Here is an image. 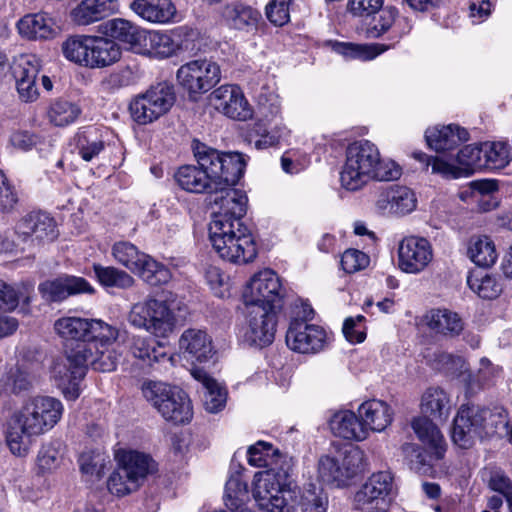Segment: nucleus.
Returning <instances> with one entry per match:
<instances>
[{
	"label": "nucleus",
	"mask_w": 512,
	"mask_h": 512,
	"mask_svg": "<svg viewBox=\"0 0 512 512\" xmlns=\"http://www.w3.org/2000/svg\"><path fill=\"white\" fill-rule=\"evenodd\" d=\"M302 309V317L297 316L290 322L286 343L293 351L304 354L316 353L323 348L326 334L321 327L307 323V320L312 319L313 309L308 305Z\"/></svg>",
	"instance_id": "f8f14e48"
},
{
	"label": "nucleus",
	"mask_w": 512,
	"mask_h": 512,
	"mask_svg": "<svg viewBox=\"0 0 512 512\" xmlns=\"http://www.w3.org/2000/svg\"><path fill=\"white\" fill-rule=\"evenodd\" d=\"M40 70L39 59L32 54L20 55L12 66L20 97L26 101H33L38 96L36 78Z\"/></svg>",
	"instance_id": "4be33fe9"
},
{
	"label": "nucleus",
	"mask_w": 512,
	"mask_h": 512,
	"mask_svg": "<svg viewBox=\"0 0 512 512\" xmlns=\"http://www.w3.org/2000/svg\"><path fill=\"white\" fill-rule=\"evenodd\" d=\"M21 300L24 304H28V288L23 287L21 290H16L13 286L0 281V310L11 311L17 307Z\"/></svg>",
	"instance_id": "bf43d9fd"
},
{
	"label": "nucleus",
	"mask_w": 512,
	"mask_h": 512,
	"mask_svg": "<svg viewBox=\"0 0 512 512\" xmlns=\"http://www.w3.org/2000/svg\"><path fill=\"white\" fill-rule=\"evenodd\" d=\"M194 155L198 166H181L174 175L175 180L187 192L209 194V204L215 212V198L225 196L228 191H239L231 187L243 176L246 161L238 152L222 153L200 143L194 147Z\"/></svg>",
	"instance_id": "f257e3e1"
},
{
	"label": "nucleus",
	"mask_w": 512,
	"mask_h": 512,
	"mask_svg": "<svg viewBox=\"0 0 512 512\" xmlns=\"http://www.w3.org/2000/svg\"><path fill=\"white\" fill-rule=\"evenodd\" d=\"M226 391L215 381L205 388L203 404L208 412L216 413L224 408L226 404Z\"/></svg>",
	"instance_id": "69168bd1"
},
{
	"label": "nucleus",
	"mask_w": 512,
	"mask_h": 512,
	"mask_svg": "<svg viewBox=\"0 0 512 512\" xmlns=\"http://www.w3.org/2000/svg\"><path fill=\"white\" fill-rule=\"evenodd\" d=\"M119 337V329L100 320L91 319L90 342H97L99 345L112 346Z\"/></svg>",
	"instance_id": "13d9d810"
},
{
	"label": "nucleus",
	"mask_w": 512,
	"mask_h": 512,
	"mask_svg": "<svg viewBox=\"0 0 512 512\" xmlns=\"http://www.w3.org/2000/svg\"><path fill=\"white\" fill-rule=\"evenodd\" d=\"M91 36H72L62 43L64 57L80 66L88 67Z\"/></svg>",
	"instance_id": "37998d69"
},
{
	"label": "nucleus",
	"mask_w": 512,
	"mask_h": 512,
	"mask_svg": "<svg viewBox=\"0 0 512 512\" xmlns=\"http://www.w3.org/2000/svg\"><path fill=\"white\" fill-rule=\"evenodd\" d=\"M399 267L403 272L418 274L422 272L433 259L430 242L423 237H405L398 247Z\"/></svg>",
	"instance_id": "6ab92c4d"
},
{
	"label": "nucleus",
	"mask_w": 512,
	"mask_h": 512,
	"mask_svg": "<svg viewBox=\"0 0 512 512\" xmlns=\"http://www.w3.org/2000/svg\"><path fill=\"white\" fill-rule=\"evenodd\" d=\"M61 402L48 396H36L25 401L8 421L6 442L17 456L26 455L30 438L45 433L60 420Z\"/></svg>",
	"instance_id": "7ed1b4c3"
},
{
	"label": "nucleus",
	"mask_w": 512,
	"mask_h": 512,
	"mask_svg": "<svg viewBox=\"0 0 512 512\" xmlns=\"http://www.w3.org/2000/svg\"><path fill=\"white\" fill-rule=\"evenodd\" d=\"M424 323L436 334L458 337L464 330V321L455 311L447 308H433L424 315Z\"/></svg>",
	"instance_id": "a878e982"
},
{
	"label": "nucleus",
	"mask_w": 512,
	"mask_h": 512,
	"mask_svg": "<svg viewBox=\"0 0 512 512\" xmlns=\"http://www.w3.org/2000/svg\"><path fill=\"white\" fill-rule=\"evenodd\" d=\"M248 462L256 467L277 468L282 454L278 449L273 448L272 444L259 441L248 449Z\"/></svg>",
	"instance_id": "a18cd8bd"
},
{
	"label": "nucleus",
	"mask_w": 512,
	"mask_h": 512,
	"mask_svg": "<svg viewBox=\"0 0 512 512\" xmlns=\"http://www.w3.org/2000/svg\"><path fill=\"white\" fill-rule=\"evenodd\" d=\"M63 460V447L59 441L44 444L37 457L38 466L43 471H50L60 466Z\"/></svg>",
	"instance_id": "4d7b16f0"
},
{
	"label": "nucleus",
	"mask_w": 512,
	"mask_h": 512,
	"mask_svg": "<svg viewBox=\"0 0 512 512\" xmlns=\"http://www.w3.org/2000/svg\"><path fill=\"white\" fill-rule=\"evenodd\" d=\"M120 354L112 346L99 345L97 342L77 344L66 351L65 358L53 366V375L62 385H76L86 375L88 367L100 372H111L117 367Z\"/></svg>",
	"instance_id": "39448f33"
},
{
	"label": "nucleus",
	"mask_w": 512,
	"mask_h": 512,
	"mask_svg": "<svg viewBox=\"0 0 512 512\" xmlns=\"http://www.w3.org/2000/svg\"><path fill=\"white\" fill-rule=\"evenodd\" d=\"M281 283L276 273L265 269L255 274L243 292L246 306L264 305L267 308H281Z\"/></svg>",
	"instance_id": "4468645a"
},
{
	"label": "nucleus",
	"mask_w": 512,
	"mask_h": 512,
	"mask_svg": "<svg viewBox=\"0 0 512 512\" xmlns=\"http://www.w3.org/2000/svg\"><path fill=\"white\" fill-rule=\"evenodd\" d=\"M332 49L347 58L371 60L384 52L387 48L382 44L360 45L345 42H333Z\"/></svg>",
	"instance_id": "09e8293b"
},
{
	"label": "nucleus",
	"mask_w": 512,
	"mask_h": 512,
	"mask_svg": "<svg viewBox=\"0 0 512 512\" xmlns=\"http://www.w3.org/2000/svg\"><path fill=\"white\" fill-rule=\"evenodd\" d=\"M118 463L124 470L123 474L130 477L132 487H140L148 474L155 469V462L150 455L135 451H123L117 454Z\"/></svg>",
	"instance_id": "393cba45"
},
{
	"label": "nucleus",
	"mask_w": 512,
	"mask_h": 512,
	"mask_svg": "<svg viewBox=\"0 0 512 512\" xmlns=\"http://www.w3.org/2000/svg\"><path fill=\"white\" fill-rule=\"evenodd\" d=\"M221 79L219 65L209 59H196L183 64L177 71V80L190 94L206 93Z\"/></svg>",
	"instance_id": "ddd939ff"
},
{
	"label": "nucleus",
	"mask_w": 512,
	"mask_h": 512,
	"mask_svg": "<svg viewBox=\"0 0 512 512\" xmlns=\"http://www.w3.org/2000/svg\"><path fill=\"white\" fill-rule=\"evenodd\" d=\"M31 387L29 374L18 365L10 367L0 378V390L8 394L18 395Z\"/></svg>",
	"instance_id": "49530a36"
},
{
	"label": "nucleus",
	"mask_w": 512,
	"mask_h": 512,
	"mask_svg": "<svg viewBox=\"0 0 512 512\" xmlns=\"http://www.w3.org/2000/svg\"><path fill=\"white\" fill-rule=\"evenodd\" d=\"M431 361L435 369L454 377H458L467 366V362L463 357L454 356L443 351L435 352Z\"/></svg>",
	"instance_id": "6e6d98bb"
},
{
	"label": "nucleus",
	"mask_w": 512,
	"mask_h": 512,
	"mask_svg": "<svg viewBox=\"0 0 512 512\" xmlns=\"http://www.w3.org/2000/svg\"><path fill=\"white\" fill-rule=\"evenodd\" d=\"M413 158L423 165V170L428 171L431 166L432 173L440 174L448 179H456L461 175L460 169L457 167L437 158L427 155L422 151H415L412 154Z\"/></svg>",
	"instance_id": "864d4df0"
},
{
	"label": "nucleus",
	"mask_w": 512,
	"mask_h": 512,
	"mask_svg": "<svg viewBox=\"0 0 512 512\" xmlns=\"http://www.w3.org/2000/svg\"><path fill=\"white\" fill-rule=\"evenodd\" d=\"M293 0H272L266 6L267 19L275 26H283L290 20L289 7Z\"/></svg>",
	"instance_id": "774afa93"
},
{
	"label": "nucleus",
	"mask_w": 512,
	"mask_h": 512,
	"mask_svg": "<svg viewBox=\"0 0 512 512\" xmlns=\"http://www.w3.org/2000/svg\"><path fill=\"white\" fill-rule=\"evenodd\" d=\"M457 161L464 168H460L461 175L472 174L475 170L484 169L483 143L480 145H467L457 154ZM459 169V167H457Z\"/></svg>",
	"instance_id": "8fccbe9b"
},
{
	"label": "nucleus",
	"mask_w": 512,
	"mask_h": 512,
	"mask_svg": "<svg viewBox=\"0 0 512 512\" xmlns=\"http://www.w3.org/2000/svg\"><path fill=\"white\" fill-rule=\"evenodd\" d=\"M103 33L129 45L130 50L138 53L141 43L144 45V31L137 25L123 18H114L102 24Z\"/></svg>",
	"instance_id": "cd10ccee"
},
{
	"label": "nucleus",
	"mask_w": 512,
	"mask_h": 512,
	"mask_svg": "<svg viewBox=\"0 0 512 512\" xmlns=\"http://www.w3.org/2000/svg\"><path fill=\"white\" fill-rule=\"evenodd\" d=\"M482 417L483 438L504 437L508 433L509 413L503 406L482 407Z\"/></svg>",
	"instance_id": "58836bf2"
},
{
	"label": "nucleus",
	"mask_w": 512,
	"mask_h": 512,
	"mask_svg": "<svg viewBox=\"0 0 512 512\" xmlns=\"http://www.w3.org/2000/svg\"><path fill=\"white\" fill-rule=\"evenodd\" d=\"M365 469L364 453L354 448L346 450L340 459L322 456L319 460V476L328 483L342 487L362 473Z\"/></svg>",
	"instance_id": "9b49d317"
},
{
	"label": "nucleus",
	"mask_w": 512,
	"mask_h": 512,
	"mask_svg": "<svg viewBox=\"0 0 512 512\" xmlns=\"http://www.w3.org/2000/svg\"><path fill=\"white\" fill-rule=\"evenodd\" d=\"M119 44L108 37L91 36L88 68H105L121 59Z\"/></svg>",
	"instance_id": "c85d7f7f"
},
{
	"label": "nucleus",
	"mask_w": 512,
	"mask_h": 512,
	"mask_svg": "<svg viewBox=\"0 0 512 512\" xmlns=\"http://www.w3.org/2000/svg\"><path fill=\"white\" fill-rule=\"evenodd\" d=\"M93 269L99 283L104 287L128 289L134 285V278L123 270L100 264H95Z\"/></svg>",
	"instance_id": "de8ad7c7"
},
{
	"label": "nucleus",
	"mask_w": 512,
	"mask_h": 512,
	"mask_svg": "<svg viewBox=\"0 0 512 512\" xmlns=\"http://www.w3.org/2000/svg\"><path fill=\"white\" fill-rule=\"evenodd\" d=\"M451 407L450 397L442 388L430 387L422 396V411L434 419H447Z\"/></svg>",
	"instance_id": "4c0bfd02"
},
{
	"label": "nucleus",
	"mask_w": 512,
	"mask_h": 512,
	"mask_svg": "<svg viewBox=\"0 0 512 512\" xmlns=\"http://www.w3.org/2000/svg\"><path fill=\"white\" fill-rule=\"evenodd\" d=\"M222 17L230 27L248 31L256 27L261 15L250 6L234 2L223 7Z\"/></svg>",
	"instance_id": "f704fd0d"
},
{
	"label": "nucleus",
	"mask_w": 512,
	"mask_h": 512,
	"mask_svg": "<svg viewBox=\"0 0 512 512\" xmlns=\"http://www.w3.org/2000/svg\"><path fill=\"white\" fill-rule=\"evenodd\" d=\"M358 414L368 432H382L393 419V410L390 406L386 402L376 399L362 403L358 408Z\"/></svg>",
	"instance_id": "c756f323"
},
{
	"label": "nucleus",
	"mask_w": 512,
	"mask_h": 512,
	"mask_svg": "<svg viewBox=\"0 0 512 512\" xmlns=\"http://www.w3.org/2000/svg\"><path fill=\"white\" fill-rule=\"evenodd\" d=\"M288 470L270 468L255 474L252 494L263 512H295L300 491L288 481Z\"/></svg>",
	"instance_id": "423d86ee"
},
{
	"label": "nucleus",
	"mask_w": 512,
	"mask_h": 512,
	"mask_svg": "<svg viewBox=\"0 0 512 512\" xmlns=\"http://www.w3.org/2000/svg\"><path fill=\"white\" fill-rule=\"evenodd\" d=\"M246 307L248 311L245 340L258 347L270 345L276 332L277 309L267 308L264 305Z\"/></svg>",
	"instance_id": "2eb2a0df"
},
{
	"label": "nucleus",
	"mask_w": 512,
	"mask_h": 512,
	"mask_svg": "<svg viewBox=\"0 0 512 512\" xmlns=\"http://www.w3.org/2000/svg\"><path fill=\"white\" fill-rule=\"evenodd\" d=\"M249 501V491L246 481L239 474L232 475L226 482L224 502L225 512H250L246 508Z\"/></svg>",
	"instance_id": "e433bc0d"
},
{
	"label": "nucleus",
	"mask_w": 512,
	"mask_h": 512,
	"mask_svg": "<svg viewBox=\"0 0 512 512\" xmlns=\"http://www.w3.org/2000/svg\"><path fill=\"white\" fill-rule=\"evenodd\" d=\"M19 33L29 39H48L54 33L52 19L43 13L28 14L17 23Z\"/></svg>",
	"instance_id": "c9c22d12"
},
{
	"label": "nucleus",
	"mask_w": 512,
	"mask_h": 512,
	"mask_svg": "<svg viewBox=\"0 0 512 512\" xmlns=\"http://www.w3.org/2000/svg\"><path fill=\"white\" fill-rule=\"evenodd\" d=\"M129 7L138 16L152 23L169 22L176 13L171 0H133Z\"/></svg>",
	"instance_id": "473e14b6"
},
{
	"label": "nucleus",
	"mask_w": 512,
	"mask_h": 512,
	"mask_svg": "<svg viewBox=\"0 0 512 512\" xmlns=\"http://www.w3.org/2000/svg\"><path fill=\"white\" fill-rule=\"evenodd\" d=\"M142 392L145 399L166 421L185 424L192 419L191 400L181 388L162 382L149 381L143 384Z\"/></svg>",
	"instance_id": "0eeeda50"
},
{
	"label": "nucleus",
	"mask_w": 512,
	"mask_h": 512,
	"mask_svg": "<svg viewBox=\"0 0 512 512\" xmlns=\"http://www.w3.org/2000/svg\"><path fill=\"white\" fill-rule=\"evenodd\" d=\"M484 169H501L509 164L511 155L509 147L501 142L483 143Z\"/></svg>",
	"instance_id": "3c124183"
},
{
	"label": "nucleus",
	"mask_w": 512,
	"mask_h": 512,
	"mask_svg": "<svg viewBox=\"0 0 512 512\" xmlns=\"http://www.w3.org/2000/svg\"><path fill=\"white\" fill-rule=\"evenodd\" d=\"M127 320L137 329H143L156 338H168L175 330L177 318L165 300L148 297L134 303Z\"/></svg>",
	"instance_id": "6e6552de"
},
{
	"label": "nucleus",
	"mask_w": 512,
	"mask_h": 512,
	"mask_svg": "<svg viewBox=\"0 0 512 512\" xmlns=\"http://www.w3.org/2000/svg\"><path fill=\"white\" fill-rule=\"evenodd\" d=\"M80 114V109L74 103L66 100H57L51 104L48 117L55 126H66L74 122Z\"/></svg>",
	"instance_id": "603ef678"
},
{
	"label": "nucleus",
	"mask_w": 512,
	"mask_h": 512,
	"mask_svg": "<svg viewBox=\"0 0 512 512\" xmlns=\"http://www.w3.org/2000/svg\"><path fill=\"white\" fill-rule=\"evenodd\" d=\"M482 407L463 404L453 422L452 439L456 445L467 449L477 438H483Z\"/></svg>",
	"instance_id": "f3484780"
},
{
	"label": "nucleus",
	"mask_w": 512,
	"mask_h": 512,
	"mask_svg": "<svg viewBox=\"0 0 512 512\" xmlns=\"http://www.w3.org/2000/svg\"><path fill=\"white\" fill-rule=\"evenodd\" d=\"M16 240L2 241V250L12 252L14 248L24 251L27 247L50 242L57 238L58 231L52 217L44 212H32L23 217L16 225Z\"/></svg>",
	"instance_id": "1a4fd4ad"
},
{
	"label": "nucleus",
	"mask_w": 512,
	"mask_h": 512,
	"mask_svg": "<svg viewBox=\"0 0 512 512\" xmlns=\"http://www.w3.org/2000/svg\"><path fill=\"white\" fill-rule=\"evenodd\" d=\"M175 100L173 86L167 82H160L135 97L130 102L129 111L135 122L146 125L169 112Z\"/></svg>",
	"instance_id": "9d476101"
},
{
	"label": "nucleus",
	"mask_w": 512,
	"mask_h": 512,
	"mask_svg": "<svg viewBox=\"0 0 512 512\" xmlns=\"http://www.w3.org/2000/svg\"><path fill=\"white\" fill-rule=\"evenodd\" d=\"M209 237L221 258L233 263H248L257 256L256 244L250 230L242 222L248 198L243 191H228L214 200Z\"/></svg>",
	"instance_id": "f03ea898"
},
{
	"label": "nucleus",
	"mask_w": 512,
	"mask_h": 512,
	"mask_svg": "<svg viewBox=\"0 0 512 512\" xmlns=\"http://www.w3.org/2000/svg\"><path fill=\"white\" fill-rule=\"evenodd\" d=\"M467 284L483 299H495L502 292V285L497 278L486 272H472L467 277Z\"/></svg>",
	"instance_id": "79ce46f5"
},
{
	"label": "nucleus",
	"mask_w": 512,
	"mask_h": 512,
	"mask_svg": "<svg viewBox=\"0 0 512 512\" xmlns=\"http://www.w3.org/2000/svg\"><path fill=\"white\" fill-rule=\"evenodd\" d=\"M133 82V72L126 67L106 75L99 83L101 92L112 94Z\"/></svg>",
	"instance_id": "680f3d73"
},
{
	"label": "nucleus",
	"mask_w": 512,
	"mask_h": 512,
	"mask_svg": "<svg viewBox=\"0 0 512 512\" xmlns=\"http://www.w3.org/2000/svg\"><path fill=\"white\" fill-rule=\"evenodd\" d=\"M427 145L436 152L453 150L469 140L468 131L456 124L435 126L425 131Z\"/></svg>",
	"instance_id": "b1692460"
},
{
	"label": "nucleus",
	"mask_w": 512,
	"mask_h": 512,
	"mask_svg": "<svg viewBox=\"0 0 512 512\" xmlns=\"http://www.w3.org/2000/svg\"><path fill=\"white\" fill-rule=\"evenodd\" d=\"M179 346L192 359L199 362L207 361L214 354L211 337L199 329L185 330L179 339Z\"/></svg>",
	"instance_id": "7c9ffc66"
},
{
	"label": "nucleus",
	"mask_w": 512,
	"mask_h": 512,
	"mask_svg": "<svg viewBox=\"0 0 512 512\" xmlns=\"http://www.w3.org/2000/svg\"><path fill=\"white\" fill-rule=\"evenodd\" d=\"M300 504L302 512H326L328 506L327 495L321 489H308L301 495Z\"/></svg>",
	"instance_id": "e2e57ef3"
},
{
	"label": "nucleus",
	"mask_w": 512,
	"mask_h": 512,
	"mask_svg": "<svg viewBox=\"0 0 512 512\" xmlns=\"http://www.w3.org/2000/svg\"><path fill=\"white\" fill-rule=\"evenodd\" d=\"M80 471L88 476L100 479L106 466L103 454L95 451H85L80 454L78 459Z\"/></svg>",
	"instance_id": "052dcab7"
},
{
	"label": "nucleus",
	"mask_w": 512,
	"mask_h": 512,
	"mask_svg": "<svg viewBox=\"0 0 512 512\" xmlns=\"http://www.w3.org/2000/svg\"><path fill=\"white\" fill-rule=\"evenodd\" d=\"M160 348L161 346L156 348L144 338H137L133 342L131 352L135 358H138L148 365H151L152 363L158 362L161 358L166 356L164 352L160 351Z\"/></svg>",
	"instance_id": "0e129e2a"
},
{
	"label": "nucleus",
	"mask_w": 512,
	"mask_h": 512,
	"mask_svg": "<svg viewBox=\"0 0 512 512\" xmlns=\"http://www.w3.org/2000/svg\"><path fill=\"white\" fill-rule=\"evenodd\" d=\"M139 264V268L135 269L134 273L151 286L166 284L171 278L170 270L147 254Z\"/></svg>",
	"instance_id": "c03bdc74"
},
{
	"label": "nucleus",
	"mask_w": 512,
	"mask_h": 512,
	"mask_svg": "<svg viewBox=\"0 0 512 512\" xmlns=\"http://www.w3.org/2000/svg\"><path fill=\"white\" fill-rule=\"evenodd\" d=\"M112 254L117 262L131 270L139 268V263L145 259V253H142L138 248L129 242H117L113 245Z\"/></svg>",
	"instance_id": "5fc2aeb1"
},
{
	"label": "nucleus",
	"mask_w": 512,
	"mask_h": 512,
	"mask_svg": "<svg viewBox=\"0 0 512 512\" xmlns=\"http://www.w3.org/2000/svg\"><path fill=\"white\" fill-rule=\"evenodd\" d=\"M394 488L393 476L389 471L374 473L355 493L354 502L357 509L365 510L391 495Z\"/></svg>",
	"instance_id": "412c9836"
},
{
	"label": "nucleus",
	"mask_w": 512,
	"mask_h": 512,
	"mask_svg": "<svg viewBox=\"0 0 512 512\" xmlns=\"http://www.w3.org/2000/svg\"><path fill=\"white\" fill-rule=\"evenodd\" d=\"M117 8L116 0H81L70 16L78 25H89L110 16Z\"/></svg>",
	"instance_id": "bb28decb"
},
{
	"label": "nucleus",
	"mask_w": 512,
	"mask_h": 512,
	"mask_svg": "<svg viewBox=\"0 0 512 512\" xmlns=\"http://www.w3.org/2000/svg\"><path fill=\"white\" fill-rule=\"evenodd\" d=\"M330 429L334 435L348 440L363 441L368 437V430L359 414L351 411L334 414L330 420Z\"/></svg>",
	"instance_id": "2f4dec72"
},
{
	"label": "nucleus",
	"mask_w": 512,
	"mask_h": 512,
	"mask_svg": "<svg viewBox=\"0 0 512 512\" xmlns=\"http://www.w3.org/2000/svg\"><path fill=\"white\" fill-rule=\"evenodd\" d=\"M197 33L188 28H180L172 36L161 32L144 31V45L141 43V49L138 54H157L162 57H169L177 49L187 51L190 49L189 41L193 40ZM193 49V47H191Z\"/></svg>",
	"instance_id": "dca6fc26"
},
{
	"label": "nucleus",
	"mask_w": 512,
	"mask_h": 512,
	"mask_svg": "<svg viewBox=\"0 0 512 512\" xmlns=\"http://www.w3.org/2000/svg\"><path fill=\"white\" fill-rule=\"evenodd\" d=\"M123 466L118 463L117 469L110 475L107 481L108 490L117 496H125L139 489L130 485V477L125 476Z\"/></svg>",
	"instance_id": "338daca9"
},
{
	"label": "nucleus",
	"mask_w": 512,
	"mask_h": 512,
	"mask_svg": "<svg viewBox=\"0 0 512 512\" xmlns=\"http://www.w3.org/2000/svg\"><path fill=\"white\" fill-rule=\"evenodd\" d=\"M469 258L480 267H490L498 257L495 244L488 236H474L469 240Z\"/></svg>",
	"instance_id": "ea45409f"
},
{
	"label": "nucleus",
	"mask_w": 512,
	"mask_h": 512,
	"mask_svg": "<svg viewBox=\"0 0 512 512\" xmlns=\"http://www.w3.org/2000/svg\"><path fill=\"white\" fill-rule=\"evenodd\" d=\"M417 198L406 186L392 185L379 192L375 208L380 215L404 216L415 210Z\"/></svg>",
	"instance_id": "aec40b11"
},
{
	"label": "nucleus",
	"mask_w": 512,
	"mask_h": 512,
	"mask_svg": "<svg viewBox=\"0 0 512 512\" xmlns=\"http://www.w3.org/2000/svg\"><path fill=\"white\" fill-rule=\"evenodd\" d=\"M211 105L225 116L246 121L253 116V109L236 85H222L209 96Z\"/></svg>",
	"instance_id": "a211bd4d"
},
{
	"label": "nucleus",
	"mask_w": 512,
	"mask_h": 512,
	"mask_svg": "<svg viewBox=\"0 0 512 512\" xmlns=\"http://www.w3.org/2000/svg\"><path fill=\"white\" fill-rule=\"evenodd\" d=\"M39 291L47 300L57 302L66 299L70 295L93 293L94 289L82 277L65 275L40 284Z\"/></svg>",
	"instance_id": "5701e85b"
},
{
	"label": "nucleus",
	"mask_w": 512,
	"mask_h": 512,
	"mask_svg": "<svg viewBox=\"0 0 512 512\" xmlns=\"http://www.w3.org/2000/svg\"><path fill=\"white\" fill-rule=\"evenodd\" d=\"M412 428L424 444L436 450L441 456L444 439L438 427L427 417H418L412 421Z\"/></svg>",
	"instance_id": "a19ab883"
},
{
	"label": "nucleus",
	"mask_w": 512,
	"mask_h": 512,
	"mask_svg": "<svg viewBox=\"0 0 512 512\" xmlns=\"http://www.w3.org/2000/svg\"><path fill=\"white\" fill-rule=\"evenodd\" d=\"M91 319L80 317H62L55 321L56 333L65 341L86 344L90 342Z\"/></svg>",
	"instance_id": "72a5a7b5"
},
{
	"label": "nucleus",
	"mask_w": 512,
	"mask_h": 512,
	"mask_svg": "<svg viewBox=\"0 0 512 512\" xmlns=\"http://www.w3.org/2000/svg\"><path fill=\"white\" fill-rule=\"evenodd\" d=\"M401 175L394 162L382 161L379 149L368 140L356 141L346 150L340 181L346 190L357 191L369 181H391Z\"/></svg>",
	"instance_id": "20e7f679"
}]
</instances>
